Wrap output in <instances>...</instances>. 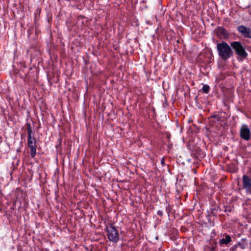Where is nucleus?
Returning <instances> with one entry per match:
<instances>
[{"mask_svg": "<svg viewBox=\"0 0 251 251\" xmlns=\"http://www.w3.org/2000/svg\"><path fill=\"white\" fill-rule=\"evenodd\" d=\"M217 49L219 55L223 59H227L232 55L230 46L225 42L217 44Z\"/></svg>", "mask_w": 251, "mask_h": 251, "instance_id": "f257e3e1", "label": "nucleus"}, {"mask_svg": "<svg viewBox=\"0 0 251 251\" xmlns=\"http://www.w3.org/2000/svg\"><path fill=\"white\" fill-rule=\"evenodd\" d=\"M230 46L235 51L237 54L241 58L246 57L248 54L242 44L239 42H233L230 44Z\"/></svg>", "mask_w": 251, "mask_h": 251, "instance_id": "f03ea898", "label": "nucleus"}, {"mask_svg": "<svg viewBox=\"0 0 251 251\" xmlns=\"http://www.w3.org/2000/svg\"><path fill=\"white\" fill-rule=\"evenodd\" d=\"M107 231L109 239L114 242H117L119 240V234L115 227L113 226H110L107 227Z\"/></svg>", "mask_w": 251, "mask_h": 251, "instance_id": "7ed1b4c3", "label": "nucleus"}, {"mask_svg": "<svg viewBox=\"0 0 251 251\" xmlns=\"http://www.w3.org/2000/svg\"><path fill=\"white\" fill-rule=\"evenodd\" d=\"M28 145L29 147L31 149V156L32 157H34L36 154V141L34 138L31 136V130L28 129Z\"/></svg>", "mask_w": 251, "mask_h": 251, "instance_id": "20e7f679", "label": "nucleus"}, {"mask_svg": "<svg viewBox=\"0 0 251 251\" xmlns=\"http://www.w3.org/2000/svg\"><path fill=\"white\" fill-rule=\"evenodd\" d=\"M243 186L247 193L251 194V178L247 176L244 175L243 176Z\"/></svg>", "mask_w": 251, "mask_h": 251, "instance_id": "39448f33", "label": "nucleus"}, {"mask_svg": "<svg viewBox=\"0 0 251 251\" xmlns=\"http://www.w3.org/2000/svg\"><path fill=\"white\" fill-rule=\"evenodd\" d=\"M238 31L246 38H251V29L243 25H240L238 27Z\"/></svg>", "mask_w": 251, "mask_h": 251, "instance_id": "423d86ee", "label": "nucleus"}, {"mask_svg": "<svg viewBox=\"0 0 251 251\" xmlns=\"http://www.w3.org/2000/svg\"><path fill=\"white\" fill-rule=\"evenodd\" d=\"M241 137L246 140L250 138V131L246 126H243L240 130Z\"/></svg>", "mask_w": 251, "mask_h": 251, "instance_id": "0eeeda50", "label": "nucleus"}, {"mask_svg": "<svg viewBox=\"0 0 251 251\" xmlns=\"http://www.w3.org/2000/svg\"><path fill=\"white\" fill-rule=\"evenodd\" d=\"M217 33L219 36H221L222 38H226L228 35L227 32L222 27L218 28Z\"/></svg>", "mask_w": 251, "mask_h": 251, "instance_id": "6e6552de", "label": "nucleus"}, {"mask_svg": "<svg viewBox=\"0 0 251 251\" xmlns=\"http://www.w3.org/2000/svg\"><path fill=\"white\" fill-rule=\"evenodd\" d=\"M231 241V238L229 235H226L225 238L221 240V243L223 244H227Z\"/></svg>", "mask_w": 251, "mask_h": 251, "instance_id": "1a4fd4ad", "label": "nucleus"}, {"mask_svg": "<svg viewBox=\"0 0 251 251\" xmlns=\"http://www.w3.org/2000/svg\"><path fill=\"white\" fill-rule=\"evenodd\" d=\"M209 87L207 85H204L202 88V92L204 93H207L209 92Z\"/></svg>", "mask_w": 251, "mask_h": 251, "instance_id": "9d476101", "label": "nucleus"}, {"mask_svg": "<svg viewBox=\"0 0 251 251\" xmlns=\"http://www.w3.org/2000/svg\"><path fill=\"white\" fill-rule=\"evenodd\" d=\"M238 246L240 247L242 249L244 248V246L241 244H239V245H237L236 247H237Z\"/></svg>", "mask_w": 251, "mask_h": 251, "instance_id": "9b49d317", "label": "nucleus"}]
</instances>
